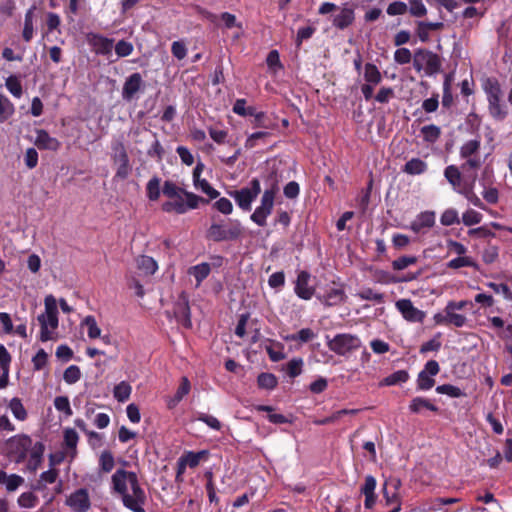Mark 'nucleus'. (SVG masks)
Returning <instances> with one entry per match:
<instances>
[{"instance_id": "f257e3e1", "label": "nucleus", "mask_w": 512, "mask_h": 512, "mask_svg": "<svg viewBox=\"0 0 512 512\" xmlns=\"http://www.w3.org/2000/svg\"><path fill=\"white\" fill-rule=\"evenodd\" d=\"M113 490L121 495L123 505L132 512H145L146 494L135 472L117 469L112 475Z\"/></svg>"}, {"instance_id": "f03ea898", "label": "nucleus", "mask_w": 512, "mask_h": 512, "mask_svg": "<svg viewBox=\"0 0 512 512\" xmlns=\"http://www.w3.org/2000/svg\"><path fill=\"white\" fill-rule=\"evenodd\" d=\"M244 228L238 219L228 218L213 222L206 231V239L213 242L236 241L243 236Z\"/></svg>"}, {"instance_id": "7ed1b4c3", "label": "nucleus", "mask_w": 512, "mask_h": 512, "mask_svg": "<svg viewBox=\"0 0 512 512\" xmlns=\"http://www.w3.org/2000/svg\"><path fill=\"white\" fill-rule=\"evenodd\" d=\"M278 192V182L276 179H273L270 187L263 192L260 205L250 216L251 221L256 225L260 227L266 226L267 218L273 211L275 196Z\"/></svg>"}, {"instance_id": "20e7f679", "label": "nucleus", "mask_w": 512, "mask_h": 512, "mask_svg": "<svg viewBox=\"0 0 512 512\" xmlns=\"http://www.w3.org/2000/svg\"><path fill=\"white\" fill-rule=\"evenodd\" d=\"M413 67L417 72L424 69L425 74L432 76L441 70V59L438 54L424 48H418L413 54Z\"/></svg>"}, {"instance_id": "39448f33", "label": "nucleus", "mask_w": 512, "mask_h": 512, "mask_svg": "<svg viewBox=\"0 0 512 512\" xmlns=\"http://www.w3.org/2000/svg\"><path fill=\"white\" fill-rule=\"evenodd\" d=\"M200 203L208 204L209 200L184 190L180 200L166 201L161 209L166 213L185 214L190 209H197Z\"/></svg>"}, {"instance_id": "423d86ee", "label": "nucleus", "mask_w": 512, "mask_h": 512, "mask_svg": "<svg viewBox=\"0 0 512 512\" xmlns=\"http://www.w3.org/2000/svg\"><path fill=\"white\" fill-rule=\"evenodd\" d=\"M327 347L337 355L345 356L361 347V340L357 335L338 333L332 339L326 337Z\"/></svg>"}, {"instance_id": "0eeeda50", "label": "nucleus", "mask_w": 512, "mask_h": 512, "mask_svg": "<svg viewBox=\"0 0 512 512\" xmlns=\"http://www.w3.org/2000/svg\"><path fill=\"white\" fill-rule=\"evenodd\" d=\"M261 192V184L259 179L253 178L248 187H243L240 190H235L230 193L234 198L237 205L243 211H250L252 202L258 197Z\"/></svg>"}, {"instance_id": "6e6552de", "label": "nucleus", "mask_w": 512, "mask_h": 512, "mask_svg": "<svg viewBox=\"0 0 512 512\" xmlns=\"http://www.w3.org/2000/svg\"><path fill=\"white\" fill-rule=\"evenodd\" d=\"M112 150V161L115 165H117L115 178L125 180L128 178L132 171V167L130 165V160L125 145L122 142L117 141L113 143Z\"/></svg>"}, {"instance_id": "1a4fd4ad", "label": "nucleus", "mask_w": 512, "mask_h": 512, "mask_svg": "<svg viewBox=\"0 0 512 512\" xmlns=\"http://www.w3.org/2000/svg\"><path fill=\"white\" fill-rule=\"evenodd\" d=\"M31 446L32 439L25 434L13 436L7 441L9 454L17 462H22L26 459Z\"/></svg>"}, {"instance_id": "9d476101", "label": "nucleus", "mask_w": 512, "mask_h": 512, "mask_svg": "<svg viewBox=\"0 0 512 512\" xmlns=\"http://www.w3.org/2000/svg\"><path fill=\"white\" fill-rule=\"evenodd\" d=\"M439 372L440 366L436 360L427 361L424 369L418 373L416 380L417 390H430L435 385L434 376H436Z\"/></svg>"}, {"instance_id": "9b49d317", "label": "nucleus", "mask_w": 512, "mask_h": 512, "mask_svg": "<svg viewBox=\"0 0 512 512\" xmlns=\"http://www.w3.org/2000/svg\"><path fill=\"white\" fill-rule=\"evenodd\" d=\"M145 82L139 72L129 75L122 87L123 100L130 102L136 98L137 93L144 91Z\"/></svg>"}, {"instance_id": "f8f14e48", "label": "nucleus", "mask_w": 512, "mask_h": 512, "mask_svg": "<svg viewBox=\"0 0 512 512\" xmlns=\"http://www.w3.org/2000/svg\"><path fill=\"white\" fill-rule=\"evenodd\" d=\"M87 42L97 55L110 56L114 47V39L99 33H88Z\"/></svg>"}, {"instance_id": "ddd939ff", "label": "nucleus", "mask_w": 512, "mask_h": 512, "mask_svg": "<svg viewBox=\"0 0 512 512\" xmlns=\"http://www.w3.org/2000/svg\"><path fill=\"white\" fill-rule=\"evenodd\" d=\"M395 306L408 322L422 323L425 319V312L416 308L410 299H400Z\"/></svg>"}, {"instance_id": "4468645a", "label": "nucleus", "mask_w": 512, "mask_h": 512, "mask_svg": "<svg viewBox=\"0 0 512 512\" xmlns=\"http://www.w3.org/2000/svg\"><path fill=\"white\" fill-rule=\"evenodd\" d=\"M311 274L302 270L297 274V278L295 280L294 292L302 300H310L315 294V288L311 286L310 283Z\"/></svg>"}, {"instance_id": "2eb2a0df", "label": "nucleus", "mask_w": 512, "mask_h": 512, "mask_svg": "<svg viewBox=\"0 0 512 512\" xmlns=\"http://www.w3.org/2000/svg\"><path fill=\"white\" fill-rule=\"evenodd\" d=\"M66 504L74 512H87L91 506L87 489L80 488L73 492L66 500Z\"/></svg>"}, {"instance_id": "dca6fc26", "label": "nucleus", "mask_w": 512, "mask_h": 512, "mask_svg": "<svg viewBox=\"0 0 512 512\" xmlns=\"http://www.w3.org/2000/svg\"><path fill=\"white\" fill-rule=\"evenodd\" d=\"M436 325L454 326L457 328L463 327L467 322V317L463 314L449 311L444 308L443 313H436L433 317Z\"/></svg>"}, {"instance_id": "f3484780", "label": "nucleus", "mask_w": 512, "mask_h": 512, "mask_svg": "<svg viewBox=\"0 0 512 512\" xmlns=\"http://www.w3.org/2000/svg\"><path fill=\"white\" fill-rule=\"evenodd\" d=\"M174 314L177 320L181 322L184 327L190 328L192 326L189 302L184 294L181 295L179 301L176 303Z\"/></svg>"}, {"instance_id": "a211bd4d", "label": "nucleus", "mask_w": 512, "mask_h": 512, "mask_svg": "<svg viewBox=\"0 0 512 512\" xmlns=\"http://www.w3.org/2000/svg\"><path fill=\"white\" fill-rule=\"evenodd\" d=\"M35 145L42 150L57 151L61 147L58 139L51 137L44 129L36 131Z\"/></svg>"}, {"instance_id": "6ab92c4d", "label": "nucleus", "mask_w": 512, "mask_h": 512, "mask_svg": "<svg viewBox=\"0 0 512 512\" xmlns=\"http://www.w3.org/2000/svg\"><path fill=\"white\" fill-rule=\"evenodd\" d=\"M435 225V213L433 211H424L417 215L416 219L411 222L410 229L418 234L426 228Z\"/></svg>"}, {"instance_id": "aec40b11", "label": "nucleus", "mask_w": 512, "mask_h": 512, "mask_svg": "<svg viewBox=\"0 0 512 512\" xmlns=\"http://www.w3.org/2000/svg\"><path fill=\"white\" fill-rule=\"evenodd\" d=\"M317 297L325 306L331 307L337 306L344 302L346 295L343 288L331 287L325 292V294L319 295Z\"/></svg>"}, {"instance_id": "412c9836", "label": "nucleus", "mask_w": 512, "mask_h": 512, "mask_svg": "<svg viewBox=\"0 0 512 512\" xmlns=\"http://www.w3.org/2000/svg\"><path fill=\"white\" fill-rule=\"evenodd\" d=\"M37 7L36 5H32L24 15V23H23V30H22V39L29 43L32 41L34 37L35 27H34V17H35V11Z\"/></svg>"}, {"instance_id": "4be33fe9", "label": "nucleus", "mask_w": 512, "mask_h": 512, "mask_svg": "<svg viewBox=\"0 0 512 512\" xmlns=\"http://www.w3.org/2000/svg\"><path fill=\"white\" fill-rule=\"evenodd\" d=\"M47 324L55 329L58 327L57 301L53 295H48L44 300Z\"/></svg>"}, {"instance_id": "5701e85b", "label": "nucleus", "mask_w": 512, "mask_h": 512, "mask_svg": "<svg viewBox=\"0 0 512 512\" xmlns=\"http://www.w3.org/2000/svg\"><path fill=\"white\" fill-rule=\"evenodd\" d=\"M354 19V10L350 7H344L334 16L332 23L336 28L344 30L354 22Z\"/></svg>"}, {"instance_id": "b1692460", "label": "nucleus", "mask_w": 512, "mask_h": 512, "mask_svg": "<svg viewBox=\"0 0 512 512\" xmlns=\"http://www.w3.org/2000/svg\"><path fill=\"white\" fill-rule=\"evenodd\" d=\"M423 409H427L432 412H438L439 408L433 404L429 399L424 397H414L409 404V411L413 414H419Z\"/></svg>"}, {"instance_id": "393cba45", "label": "nucleus", "mask_w": 512, "mask_h": 512, "mask_svg": "<svg viewBox=\"0 0 512 512\" xmlns=\"http://www.w3.org/2000/svg\"><path fill=\"white\" fill-rule=\"evenodd\" d=\"M444 176L455 191L459 192L463 188L462 174L456 165L447 166L444 170Z\"/></svg>"}, {"instance_id": "a878e982", "label": "nucleus", "mask_w": 512, "mask_h": 512, "mask_svg": "<svg viewBox=\"0 0 512 512\" xmlns=\"http://www.w3.org/2000/svg\"><path fill=\"white\" fill-rule=\"evenodd\" d=\"M185 464L190 468H196L202 460H207L209 457L208 450H201L198 452L186 451L181 456Z\"/></svg>"}, {"instance_id": "bb28decb", "label": "nucleus", "mask_w": 512, "mask_h": 512, "mask_svg": "<svg viewBox=\"0 0 512 512\" xmlns=\"http://www.w3.org/2000/svg\"><path fill=\"white\" fill-rule=\"evenodd\" d=\"M24 483V478L17 474L8 475L4 470H0V484H5L8 492L16 491Z\"/></svg>"}, {"instance_id": "cd10ccee", "label": "nucleus", "mask_w": 512, "mask_h": 512, "mask_svg": "<svg viewBox=\"0 0 512 512\" xmlns=\"http://www.w3.org/2000/svg\"><path fill=\"white\" fill-rule=\"evenodd\" d=\"M428 169V165L420 158H412L405 163L402 171L409 175H421Z\"/></svg>"}, {"instance_id": "c85d7f7f", "label": "nucleus", "mask_w": 512, "mask_h": 512, "mask_svg": "<svg viewBox=\"0 0 512 512\" xmlns=\"http://www.w3.org/2000/svg\"><path fill=\"white\" fill-rule=\"evenodd\" d=\"M210 272V264L206 262L194 265L188 270V274L193 276L196 280V287L201 285V283L209 276Z\"/></svg>"}, {"instance_id": "c756f323", "label": "nucleus", "mask_w": 512, "mask_h": 512, "mask_svg": "<svg viewBox=\"0 0 512 512\" xmlns=\"http://www.w3.org/2000/svg\"><path fill=\"white\" fill-rule=\"evenodd\" d=\"M59 476V471L56 468H51L40 474L39 480L33 485L34 490H43L45 484H53Z\"/></svg>"}, {"instance_id": "7c9ffc66", "label": "nucleus", "mask_w": 512, "mask_h": 512, "mask_svg": "<svg viewBox=\"0 0 512 512\" xmlns=\"http://www.w3.org/2000/svg\"><path fill=\"white\" fill-rule=\"evenodd\" d=\"M364 79L367 84L378 85L382 81V75L378 67L373 63H366L364 66Z\"/></svg>"}, {"instance_id": "2f4dec72", "label": "nucleus", "mask_w": 512, "mask_h": 512, "mask_svg": "<svg viewBox=\"0 0 512 512\" xmlns=\"http://www.w3.org/2000/svg\"><path fill=\"white\" fill-rule=\"evenodd\" d=\"M481 147L480 138L472 139L465 142L460 148V157L466 158L471 156H478Z\"/></svg>"}, {"instance_id": "473e14b6", "label": "nucleus", "mask_w": 512, "mask_h": 512, "mask_svg": "<svg viewBox=\"0 0 512 512\" xmlns=\"http://www.w3.org/2000/svg\"><path fill=\"white\" fill-rule=\"evenodd\" d=\"M409 379V373L406 370H398L394 373L385 377L381 382L380 386H393L407 382Z\"/></svg>"}, {"instance_id": "72a5a7b5", "label": "nucleus", "mask_w": 512, "mask_h": 512, "mask_svg": "<svg viewBox=\"0 0 512 512\" xmlns=\"http://www.w3.org/2000/svg\"><path fill=\"white\" fill-rule=\"evenodd\" d=\"M8 408L17 420L25 421L27 419L28 413L20 398H12L8 403Z\"/></svg>"}, {"instance_id": "f704fd0d", "label": "nucleus", "mask_w": 512, "mask_h": 512, "mask_svg": "<svg viewBox=\"0 0 512 512\" xmlns=\"http://www.w3.org/2000/svg\"><path fill=\"white\" fill-rule=\"evenodd\" d=\"M488 112L489 115L495 120V121H504L508 116V107L507 105L501 100L498 103H494L493 105L488 106Z\"/></svg>"}, {"instance_id": "c9c22d12", "label": "nucleus", "mask_w": 512, "mask_h": 512, "mask_svg": "<svg viewBox=\"0 0 512 512\" xmlns=\"http://www.w3.org/2000/svg\"><path fill=\"white\" fill-rule=\"evenodd\" d=\"M256 410L259 412H267L268 413V420L269 422L273 424H285V423H291V420H289L285 415L278 414V413H272L274 411V408L269 405H259L256 407Z\"/></svg>"}, {"instance_id": "e433bc0d", "label": "nucleus", "mask_w": 512, "mask_h": 512, "mask_svg": "<svg viewBox=\"0 0 512 512\" xmlns=\"http://www.w3.org/2000/svg\"><path fill=\"white\" fill-rule=\"evenodd\" d=\"M15 112L14 104L0 93V123L7 121Z\"/></svg>"}, {"instance_id": "4c0bfd02", "label": "nucleus", "mask_w": 512, "mask_h": 512, "mask_svg": "<svg viewBox=\"0 0 512 512\" xmlns=\"http://www.w3.org/2000/svg\"><path fill=\"white\" fill-rule=\"evenodd\" d=\"M185 189L177 186L174 182L166 180L162 187L163 194L169 199L180 200Z\"/></svg>"}, {"instance_id": "58836bf2", "label": "nucleus", "mask_w": 512, "mask_h": 512, "mask_svg": "<svg viewBox=\"0 0 512 512\" xmlns=\"http://www.w3.org/2000/svg\"><path fill=\"white\" fill-rule=\"evenodd\" d=\"M132 387L126 381H122L114 387L113 395L118 402H125L129 399Z\"/></svg>"}, {"instance_id": "ea45409f", "label": "nucleus", "mask_w": 512, "mask_h": 512, "mask_svg": "<svg viewBox=\"0 0 512 512\" xmlns=\"http://www.w3.org/2000/svg\"><path fill=\"white\" fill-rule=\"evenodd\" d=\"M81 325L87 327V334L90 339L101 337V329L99 328L94 316H86L81 322Z\"/></svg>"}, {"instance_id": "a19ab883", "label": "nucleus", "mask_w": 512, "mask_h": 512, "mask_svg": "<svg viewBox=\"0 0 512 512\" xmlns=\"http://www.w3.org/2000/svg\"><path fill=\"white\" fill-rule=\"evenodd\" d=\"M190 389H191L190 381L188 380L187 377H182L181 383H180L174 397L171 399V401L169 403V407L171 408V407L175 406L177 403H179L184 398V396H186L189 393Z\"/></svg>"}, {"instance_id": "79ce46f5", "label": "nucleus", "mask_w": 512, "mask_h": 512, "mask_svg": "<svg viewBox=\"0 0 512 512\" xmlns=\"http://www.w3.org/2000/svg\"><path fill=\"white\" fill-rule=\"evenodd\" d=\"M257 384L259 388L273 390L276 388L278 380L274 374L263 372L258 375Z\"/></svg>"}, {"instance_id": "37998d69", "label": "nucleus", "mask_w": 512, "mask_h": 512, "mask_svg": "<svg viewBox=\"0 0 512 512\" xmlns=\"http://www.w3.org/2000/svg\"><path fill=\"white\" fill-rule=\"evenodd\" d=\"M161 179L157 176L152 177L146 185V195L150 201H157L160 197Z\"/></svg>"}, {"instance_id": "c03bdc74", "label": "nucleus", "mask_w": 512, "mask_h": 512, "mask_svg": "<svg viewBox=\"0 0 512 512\" xmlns=\"http://www.w3.org/2000/svg\"><path fill=\"white\" fill-rule=\"evenodd\" d=\"M438 394H444L451 398H461L466 397V393L461 390L459 387L454 386L452 384H442L438 385L435 389Z\"/></svg>"}, {"instance_id": "a18cd8bd", "label": "nucleus", "mask_w": 512, "mask_h": 512, "mask_svg": "<svg viewBox=\"0 0 512 512\" xmlns=\"http://www.w3.org/2000/svg\"><path fill=\"white\" fill-rule=\"evenodd\" d=\"M483 90L487 96L503 95L499 81L494 77H488L483 82Z\"/></svg>"}, {"instance_id": "49530a36", "label": "nucleus", "mask_w": 512, "mask_h": 512, "mask_svg": "<svg viewBox=\"0 0 512 512\" xmlns=\"http://www.w3.org/2000/svg\"><path fill=\"white\" fill-rule=\"evenodd\" d=\"M5 86L14 97L20 98L22 96V84L17 76L10 75L5 81Z\"/></svg>"}, {"instance_id": "de8ad7c7", "label": "nucleus", "mask_w": 512, "mask_h": 512, "mask_svg": "<svg viewBox=\"0 0 512 512\" xmlns=\"http://www.w3.org/2000/svg\"><path fill=\"white\" fill-rule=\"evenodd\" d=\"M315 336H316V334L314 333V331L312 329L303 328V329L299 330L297 333L288 335L286 337V340L300 341L302 343H307V342L311 341Z\"/></svg>"}, {"instance_id": "09e8293b", "label": "nucleus", "mask_w": 512, "mask_h": 512, "mask_svg": "<svg viewBox=\"0 0 512 512\" xmlns=\"http://www.w3.org/2000/svg\"><path fill=\"white\" fill-rule=\"evenodd\" d=\"M476 263L471 257L459 255V257L450 260L447 267L450 269H459L462 267H476Z\"/></svg>"}, {"instance_id": "8fccbe9b", "label": "nucleus", "mask_w": 512, "mask_h": 512, "mask_svg": "<svg viewBox=\"0 0 512 512\" xmlns=\"http://www.w3.org/2000/svg\"><path fill=\"white\" fill-rule=\"evenodd\" d=\"M421 133L426 142L434 143L441 134V130L434 124L426 125L421 128Z\"/></svg>"}, {"instance_id": "3c124183", "label": "nucleus", "mask_w": 512, "mask_h": 512, "mask_svg": "<svg viewBox=\"0 0 512 512\" xmlns=\"http://www.w3.org/2000/svg\"><path fill=\"white\" fill-rule=\"evenodd\" d=\"M81 370L77 365H70L63 373V379L67 384H74L80 380Z\"/></svg>"}, {"instance_id": "603ef678", "label": "nucleus", "mask_w": 512, "mask_h": 512, "mask_svg": "<svg viewBox=\"0 0 512 512\" xmlns=\"http://www.w3.org/2000/svg\"><path fill=\"white\" fill-rule=\"evenodd\" d=\"M357 297L361 300L374 301L376 303L384 302V294L374 291L371 288H364L357 293Z\"/></svg>"}, {"instance_id": "864d4df0", "label": "nucleus", "mask_w": 512, "mask_h": 512, "mask_svg": "<svg viewBox=\"0 0 512 512\" xmlns=\"http://www.w3.org/2000/svg\"><path fill=\"white\" fill-rule=\"evenodd\" d=\"M18 505L23 508H34L38 502L39 498L32 492H24L18 497Z\"/></svg>"}, {"instance_id": "5fc2aeb1", "label": "nucleus", "mask_w": 512, "mask_h": 512, "mask_svg": "<svg viewBox=\"0 0 512 512\" xmlns=\"http://www.w3.org/2000/svg\"><path fill=\"white\" fill-rule=\"evenodd\" d=\"M115 53L119 58L130 56L134 51V46L127 40H119L115 46Z\"/></svg>"}, {"instance_id": "6e6d98bb", "label": "nucleus", "mask_w": 512, "mask_h": 512, "mask_svg": "<svg viewBox=\"0 0 512 512\" xmlns=\"http://www.w3.org/2000/svg\"><path fill=\"white\" fill-rule=\"evenodd\" d=\"M453 102V96L451 92V75L448 74L445 76L443 83V96H442V105L445 108H449Z\"/></svg>"}, {"instance_id": "4d7b16f0", "label": "nucleus", "mask_w": 512, "mask_h": 512, "mask_svg": "<svg viewBox=\"0 0 512 512\" xmlns=\"http://www.w3.org/2000/svg\"><path fill=\"white\" fill-rule=\"evenodd\" d=\"M54 406L57 411L63 412L66 417H69L73 414L69 398L67 396H57L54 399Z\"/></svg>"}, {"instance_id": "13d9d810", "label": "nucleus", "mask_w": 512, "mask_h": 512, "mask_svg": "<svg viewBox=\"0 0 512 512\" xmlns=\"http://www.w3.org/2000/svg\"><path fill=\"white\" fill-rule=\"evenodd\" d=\"M418 258L416 256H401L392 262L393 270L400 271L404 270L410 265L416 264Z\"/></svg>"}, {"instance_id": "bf43d9fd", "label": "nucleus", "mask_w": 512, "mask_h": 512, "mask_svg": "<svg viewBox=\"0 0 512 512\" xmlns=\"http://www.w3.org/2000/svg\"><path fill=\"white\" fill-rule=\"evenodd\" d=\"M303 359L293 358L287 363V375L291 378H295L302 373Z\"/></svg>"}, {"instance_id": "052dcab7", "label": "nucleus", "mask_w": 512, "mask_h": 512, "mask_svg": "<svg viewBox=\"0 0 512 512\" xmlns=\"http://www.w3.org/2000/svg\"><path fill=\"white\" fill-rule=\"evenodd\" d=\"M440 222L444 226L458 224L460 222L458 212L453 208L446 209L440 217Z\"/></svg>"}, {"instance_id": "680f3d73", "label": "nucleus", "mask_w": 512, "mask_h": 512, "mask_svg": "<svg viewBox=\"0 0 512 512\" xmlns=\"http://www.w3.org/2000/svg\"><path fill=\"white\" fill-rule=\"evenodd\" d=\"M408 10L413 17H424L427 14V8L422 0H410Z\"/></svg>"}, {"instance_id": "e2e57ef3", "label": "nucleus", "mask_w": 512, "mask_h": 512, "mask_svg": "<svg viewBox=\"0 0 512 512\" xmlns=\"http://www.w3.org/2000/svg\"><path fill=\"white\" fill-rule=\"evenodd\" d=\"M12 362V356L6 347L0 343V372L10 373V365Z\"/></svg>"}, {"instance_id": "0e129e2a", "label": "nucleus", "mask_w": 512, "mask_h": 512, "mask_svg": "<svg viewBox=\"0 0 512 512\" xmlns=\"http://www.w3.org/2000/svg\"><path fill=\"white\" fill-rule=\"evenodd\" d=\"M482 214L476 210L469 209L462 215V221L466 226L479 224L482 221Z\"/></svg>"}, {"instance_id": "69168bd1", "label": "nucleus", "mask_w": 512, "mask_h": 512, "mask_svg": "<svg viewBox=\"0 0 512 512\" xmlns=\"http://www.w3.org/2000/svg\"><path fill=\"white\" fill-rule=\"evenodd\" d=\"M138 264L147 274H154L158 268L156 261L150 256H141Z\"/></svg>"}, {"instance_id": "338daca9", "label": "nucleus", "mask_w": 512, "mask_h": 512, "mask_svg": "<svg viewBox=\"0 0 512 512\" xmlns=\"http://www.w3.org/2000/svg\"><path fill=\"white\" fill-rule=\"evenodd\" d=\"M32 363L34 370H42L48 363V354L44 349H39L38 352L33 356Z\"/></svg>"}, {"instance_id": "774afa93", "label": "nucleus", "mask_w": 512, "mask_h": 512, "mask_svg": "<svg viewBox=\"0 0 512 512\" xmlns=\"http://www.w3.org/2000/svg\"><path fill=\"white\" fill-rule=\"evenodd\" d=\"M408 11V6L405 2L394 1L390 3L386 9V12L390 16L403 15Z\"/></svg>"}]
</instances>
